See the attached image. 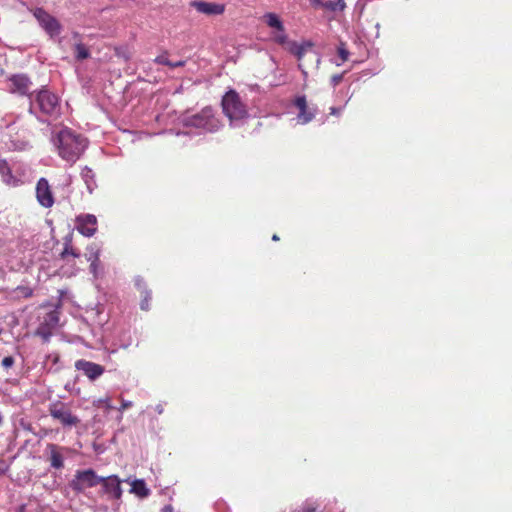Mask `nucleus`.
<instances>
[{
  "label": "nucleus",
  "instance_id": "f257e3e1",
  "mask_svg": "<svg viewBox=\"0 0 512 512\" xmlns=\"http://www.w3.org/2000/svg\"><path fill=\"white\" fill-rule=\"evenodd\" d=\"M53 141L59 156L71 164L80 158L88 144L86 138L76 134L69 128L61 129Z\"/></svg>",
  "mask_w": 512,
  "mask_h": 512
},
{
  "label": "nucleus",
  "instance_id": "f03ea898",
  "mask_svg": "<svg viewBox=\"0 0 512 512\" xmlns=\"http://www.w3.org/2000/svg\"><path fill=\"white\" fill-rule=\"evenodd\" d=\"M181 122L187 131L182 132V134H189L192 132V129H195V133H213L220 129L221 122L215 116V112L211 107H205L200 112L185 115L181 119Z\"/></svg>",
  "mask_w": 512,
  "mask_h": 512
},
{
  "label": "nucleus",
  "instance_id": "7ed1b4c3",
  "mask_svg": "<svg viewBox=\"0 0 512 512\" xmlns=\"http://www.w3.org/2000/svg\"><path fill=\"white\" fill-rule=\"evenodd\" d=\"M30 113L35 114L37 118L46 122L47 119L43 116L55 118L60 113V105L58 97L48 90H40L34 100L30 102Z\"/></svg>",
  "mask_w": 512,
  "mask_h": 512
},
{
  "label": "nucleus",
  "instance_id": "20e7f679",
  "mask_svg": "<svg viewBox=\"0 0 512 512\" xmlns=\"http://www.w3.org/2000/svg\"><path fill=\"white\" fill-rule=\"evenodd\" d=\"M221 104L223 113L230 121V126L239 127L249 118L247 107L236 91L226 92Z\"/></svg>",
  "mask_w": 512,
  "mask_h": 512
},
{
  "label": "nucleus",
  "instance_id": "39448f33",
  "mask_svg": "<svg viewBox=\"0 0 512 512\" xmlns=\"http://www.w3.org/2000/svg\"><path fill=\"white\" fill-rule=\"evenodd\" d=\"M50 416L57 420L64 428H72L80 423L77 415L73 414L68 404L59 400L52 401L48 405Z\"/></svg>",
  "mask_w": 512,
  "mask_h": 512
},
{
  "label": "nucleus",
  "instance_id": "423d86ee",
  "mask_svg": "<svg viewBox=\"0 0 512 512\" xmlns=\"http://www.w3.org/2000/svg\"><path fill=\"white\" fill-rule=\"evenodd\" d=\"M93 469L77 470L69 482V487L76 493H84L86 489L96 487L102 481Z\"/></svg>",
  "mask_w": 512,
  "mask_h": 512
},
{
  "label": "nucleus",
  "instance_id": "0eeeda50",
  "mask_svg": "<svg viewBox=\"0 0 512 512\" xmlns=\"http://www.w3.org/2000/svg\"><path fill=\"white\" fill-rule=\"evenodd\" d=\"M33 15L36 18L40 27L51 37L54 38L61 33L62 26L59 21L49 14L43 8H36L33 10Z\"/></svg>",
  "mask_w": 512,
  "mask_h": 512
},
{
  "label": "nucleus",
  "instance_id": "6e6552de",
  "mask_svg": "<svg viewBox=\"0 0 512 512\" xmlns=\"http://www.w3.org/2000/svg\"><path fill=\"white\" fill-rule=\"evenodd\" d=\"M60 311L59 307L47 312L36 330V335L40 336L45 342H48L52 336L53 330L59 326Z\"/></svg>",
  "mask_w": 512,
  "mask_h": 512
},
{
  "label": "nucleus",
  "instance_id": "1a4fd4ad",
  "mask_svg": "<svg viewBox=\"0 0 512 512\" xmlns=\"http://www.w3.org/2000/svg\"><path fill=\"white\" fill-rule=\"evenodd\" d=\"M293 105L298 109L296 121L301 125L310 123L315 118L318 111L316 106L308 105L305 95L296 96Z\"/></svg>",
  "mask_w": 512,
  "mask_h": 512
},
{
  "label": "nucleus",
  "instance_id": "9d476101",
  "mask_svg": "<svg viewBox=\"0 0 512 512\" xmlns=\"http://www.w3.org/2000/svg\"><path fill=\"white\" fill-rule=\"evenodd\" d=\"M76 229L85 237H92L97 231V218L93 214H80L75 219Z\"/></svg>",
  "mask_w": 512,
  "mask_h": 512
},
{
  "label": "nucleus",
  "instance_id": "9b49d317",
  "mask_svg": "<svg viewBox=\"0 0 512 512\" xmlns=\"http://www.w3.org/2000/svg\"><path fill=\"white\" fill-rule=\"evenodd\" d=\"M45 452L48 455L50 466L59 470L64 467L65 454L69 452V448L49 443Z\"/></svg>",
  "mask_w": 512,
  "mask_h": 512
},
{
  "label": "nucleus",
  "instance_id": "f8f14e48",
  "mask_svg": "<svg viewBox=\"0 0 512 512\" xmlns=\"http://www.w3.org/2000/svg\"><path fill=\"white\" fill-rule=\"evenodd\" d=\"M75 368L78 371L83 372V374L90 381L97 380L105 372V368L102 365L94 363V362H91V361H88V360H85V359L77 360L75 362Z\"/></svg>",
  "mask_w": 512,
  "mask_h": 512
},
{
  "label": "nucleus",
  "instance_id": "ddd939ff",
  "mask_svg": "<svg viewBox=\"0 0 512 512\" xmlns=\"http://www.w3.org/2000/svg\"><path fill=\"white\" fill-rule=\"evenodd\" d=\"M190 6L198 13L207 16L222 15L225 12V5L222 3L207 2L203 0H194L190 2Z\"/></svg>",
  "mask_w": 512,
  "mask_h": 512
},
{
  "label": "nucleus",
  "instance_id": "4468645a",
  "mask_svg": "<svg viewBox=\"0 0 512 512\" xmlns=\"http://www.w3.org/2000/svg\"><path fill=\"white\" fill-rule=\"evenodd\" d=\"M100 484L102 485V491L107 494L110 498L119 500L122 497L121 481L116 475H110L102 477Z\"/></svg>",
  "mask_w": 512,
  "mask_h": 512
},
{
  "label": "nucleus",
  "instance_id": "2eb2a0df",
  "mask_svg": "<svg viewBox=\"0 0 512 512\" xmlns=\"http://www.w3.org/2000/svg\"><path fill=\"white\" fill-rule=\"evenodd\" d=\"M36 197L40 205L49 208L54 204V198L47 179L40 178L36 185Z\"/></svg>",
  "mask_w": 512,
  "mask_h": 512
},
{
  "label": "nucleus",
  "instance_id": "dca6fc26",
  "mask_svg": "<svg viewBox=\"0 0 512 512\" xmlns=\"http://www.w3.org/2000/svg\"><path fill=\"white\" fill-rule=\"evenodd\" d=\"M9 91L19 95H27L31 88L30 79L23 74L13 75L9 79Z\"/></svg>",
  "mask_w": 512,
  "mask_h": 512
},
{
  "label": "nucleus",
  "instance_id": "f3484780",
  "mask_svg": "<svg viewBox=\"0 0 512 512\" xmlns=\"http://www.w3.org/2000/svg\"><path fill=\"white\" fill-rule=\"evenodd\" d=\"M130 485V493L135 494L137 497L143 499L150 495V489L146 486L143 479L132 480Z\"/></svg>",
  "mask_w": 512,
  "mask_h": 512
},
{
  "label": "nucleus",
  "instance_id": "a211bd4d",
  "mask_svg": "<svg viewBox=\"0 0 512 512\" xmlns=\"http://www.w3.org/2000/svg\"><path fill=\"white\" fill-rule=\"evenodd\" d=\"M135 285L142 293V300L140 303V308L144 311L149 310L150 308V300H151V292L146 289L145 282L142 278L138 277L135 279Z\"/></svg>",
  "mask_w": 512,
  "mask_h": 512
},
{
  "label": "nucleus",
  "instance_id": "6ab92c4d",
  "mask_svg": "<svg viewBox=\"0 0 512 512\" xmlns=\"http://www.w3.org/2000/svg\"><path fill=\"white\" fill-rule=\"evenodd\" d=\"M81 177L85 182V185L89 193H92L94 189L97 187L95 174L92 171V169H90L89 167H84L81 172Z\"/></svg>",
  "mask_w": 512,
  "mask_h": 512
},
{
  "label": "nucleus",
  "instance_id": "aec40b11",
  "mask_svg": "<svg viewBox=\"0 0 512 512\" xmlns=\"http://www.w3.org/2000/svg\"><path fill=\"white\" fill-rule=\"evenodd\" d=\"M263 20L273 30H281L284 26L280 17L272 12L263 15Z\"/></svg>",
  "mask_w": 512,
  "mask_h": 512
},
{
  "label": "nucleus",
  "instance_id": "412c9836",
  "mask_svg": "<svg viewBox=\"0 0 512 512\" xmlns=\"http://www.w3.org/2000/svg\"><path fill=\"white\" fill-rule=\"evenodd\" d=\"M289 51L294 54L299 60L305 55L307 47H311L310 43L298 44L297 42H289Z\"/></svg>",
  "mask_w": 512,
  "mask_h": 512
},
{
  "label": "nucleus",
  "instance_id": "4be33fe9",
  "mask_svg": "<svg viewBox=\"0 0 512 512\" xmlns=\"http://www.w3.org/2000/svg\"><path fill=\"white\" fill-rule=\"evenodd\" d=\"M60 256L62 259H66L68 256L78 258L80 256V252L71 245L70 240L66 239L64 243V249L61 252Z\"/></svg>",
  "mask_w": 512,
  "mask_h": 512
},
{
  "label": "nucleus",
  "instance_id": "5701e85b",
  "mask_svg": "<svg viewBox=\"0 0 512 512\" xmlns=\"http://www.w3.org/2000/svg\"><path fill=\"white\" fill-rule=\"evenodd\" d=\"M87 261L95 262L99 261L100 258V248L95 244H91L87 247V253L85 254Z\"/></svg>",
  "mask_w": 512,
  "mask_h": 512
},
{
  "label": "nucleus",
  "instance_id": "b1692460",
  "mask_svg": "<svg viewBox=\"0 0 512 512\" xmlns=\"http://www.w3.org/2000/svg\"><path fill=\"white\" fill-rule=\"evenodd\" d=\"M346 7L344 0H336V1H326L323 3V8L330 10V11H342Z\"/></svg>",
  "mask_w": 512,
  "mask_h": 512
},
{
  "label": "nucleus",
  "instance_id": "393cba45",
  "mask_svg": "<svg viewBox=\"0 0 512 512\" xmlns=\"http://www.w3.org/2000/svg\"><path fill=\"white\" fill-rule=\"evenodd\" d=\"M272 38L276 43H278L280 45H284V44L288 43V36L285 32L284 26L282 27L281 30H274L272 32Z\"/></svg>",
  "mask_w": 512,
  "mask_h": 512
},
{
  "label": "nucleus",
  "instance_id": "a878e982",
  "mask_svg": "<svg viewBox=\"0 0 512 512\" xmlns=\"http://www.w3.org/2000/svg\"><path fill=\"white\" fill-rule=\"evenodd\" d=\"M90 56L89 50L82 43H77L75 45V57L77 60H84Z\"/></svg>",
  "mask_w": 512,
  "mask_h": 512
},
{
  "label": "nucleus",
  "instance_id": "bb28decb",
  "mask_svg": "<svg viewBox=\"0 0 512 512\" xmlns=\"http://www.w3.org/2000/svg\"><path fill=\"white\" fill-rule=\"evenodd\" d=\"M337 53H338V56L340 57L341 61L336 62V65L340 66L341 64H343L345 61L348 60L349 52L345 48V45L343 43H341L337 48Z\"/></svg>",
  "mask_w": 512,
  "mask_h": 512
},
{
  "label": "nucleus",
  "instance_id": "cd10ccee",
  "mask_svg": "<svg viewBox=\"0 0 512 512\" xmlns=\"http://www.w3.org/2000/svg\"><path fill=\"white\" fill-rule=\"evenodd\" d=\"M0 174L3 176L5 182L9 181L10 169L6 161L0 160Z\"/></svg>",
  "mask_w": 512,
  "mask_h": 512
},
{
  "label": "nucleus",
  "instance_id": "c85d7f7f",
  "mask_svg": "<svg viewBox=\"0 0 512 512\" xmlns=\"http://www.w3.org/2000/svg\"><path fill=\"white\" fill-rule=\"evenodd\" d=\"M317 506L312 502H306L301 509L298 511L301 512H316Z\"/></svg>",
  "mask_w": 512,
  "mask_h": 512
},
{
  "label": "nucleus",
  "instance_id": "c756f323",
  "mask_svg": "<svg viewBox=\"0 0 512 512\" xmlns=\"http://www.w3.org/2000/svg\"><path fill=\"white\" fill-rule=\"evenodd\" d=\"M155 63L161 64V65H170V60L168 59L166 54L159 55L155 58Z\"/></svg>",
  "mask_w": 512,
  "mask_h": 512
},
{
  "label": "nucleus",
  "instance_id": "7c9ffc66",
  "mask_svg": "<svg viewBox=\"0 0 512 512\" xmlns=\"http://www.w3.org/2000/svg\"><path fill=\"white\" fill-rule=\"evenodd\" d=\"M14 358L12 356H7V357H4L2 359V366L5 368V369H8L10 367H12L14 365Z\"/></svg>",
  "mask_w": 512,
  "mask_h": 512
},
{
  "label": "nucleus",
  "instance_id": "2f4dec72",
  "mask_svg": "<svg viewBox=\"0 0 512 512\" xmlns=\"http://www.w3.org/2000/svg\"><path fill=\"white\" fill-rule=\"evenodd\" d=\"M99 261L90 262V272L94 275V277H98L99 275Z\"/></svg>",
  "mask_w": 512,
  "mask_h": 512
},
{
  "label": "nucleus",
  "instance_id": "473e14b6",
  "mask_svg": "<svg viewBox=\"0 0 512 512\" xmlns=\"http://www.w3.org/2000/svg\"><path fill=\"white\" fill-rule=\"evenodd\" d=\"M16 290L19 293H21V295H23L26 298L32 296V293H33L32 289L29 288V287H22V286H20V287H17Z\"/></svg>",
  "mask_w": 512,
  "mask_h": 512
},
{
  "label": "nucleus",
  "instance_id": "72a5a7b5",
  "mask_svg": "<svg viewBox=\"0 0 512 512\" xmlns=\"http://www.w3.org/2000/svg\"><path fill=\"white\" fill-rule=\"evenodd\" d=\"M98 403L103 405L106 409H114L113 405L111 404V400L109 397H105L98 400Z\"/></svg>",
  "mask_w": 512,
  "mask_h": 512
},
{
  "label": "nucleus",
  "instance_id": "f704fd0d",
  "mask_svg": "<svg viewBox=\"0 0 512 512\" xmlns=\"http://www.w3.org/2000/svg\"><path fill=\"white\" fill-rule=\"evenodd\" d=\"M133 403L129 400L121 399V406L118 408L119 413H123L124 410L132 407Z\"/></svg>",
  "mask_w": 512,
  "mask_h": 512
},
{
  "label": "nucleus",
  "instance_id": "c9c22d12",
  "mask_svg": "<svg viewBox=\"0 0 512 512\" xmlns=\"http://www.w3.org/2000/svg\"><path fill=\"white\" fill-rule=\"evenodd\" d=\"M343 79V74L333 75L331 78V84L333 87L337 86Z\"/></svg>",
  "mask_w": 512,
  "mask_h": 512
},
{
  "label": "nucleus",
  "instance_id": "e433bc0d",
  "mask_svg": "<svg viewBox=\"0 0 512 512\" xmlns=\"http://www.w3.org/2000/svg\"><path fill=\"white\" fill-rule=\"evenodd\" d=\"M185 65V61H177V62H171L170 61V67L176 68V67H182Z\"/></svg>",
  "mask_w": 512,
  "mask_h": 512
},
{
  "label": "nucleus",
  "instance_id": "4c0bfd02",
  "mask_svg": "<svg viewBox=\"0 0 512 512\" xmlns=\"http://www.w3.org/2000/svg\"><path fill=\"white\" fill-rule=\"evenodd\" d=\"M8 470V465H6L3 461L0 462V475L5 474Z\"/></svg>",
  "mask_w": 512,
  "mask_h": 512
},
{
  "label": "nucleus",
  "instance_id": "58836bf2",
  "mask_svg": "<svg viewBox=\"0 0 512 512\" xmlns=\"http://www.w3.org/2000/svg\"><path fill=\"white\" fill-rule=\"evenodd\" d=\"M341 111H342V108H336V107L330 108V113L332 115H340Z\"/></svg>",
  "mask_w": 512,
  "mask_h": 512
},
{
  "label": "nucleus",
  "instance_id": "ea45409f",
  "mask_svg": "<svg viewBox=\"0 0 512 512\" xmlns=\"http://www.w3.org/2000/svg\"><path fill=\"white\" fill-rule=\"evenodd\" d=\"M174 509L171 505H165L161 510L160 512H173Z\"/></svg>",
  "mask_w": 512,
  "mask_h": 512
},
{
  "label": "nucleus",
  "instance_id": "a19ab883",
  "mask_svg": "<svg viewBox=\"0 0 512 512\" xmlns=\"http://www.w3.org/2000/svg\"><path fill=\"white\" fill-rule=\"evenodd\" d=\"M155 411L158 413V414H162L164 409H163V406L162 404H158L155 406Z\"/></svg>",
  "mask_w": 512,
  "mask_h": 512
},
{
  "label": "nucleus",
  "instance_id": "79ce46f5",
  "mask_svg": "<svg viewBox=\"0 0 512 512\" xmlns=\"http://www.w3.org/2000/svg\"><path fill=\"white\" fill-rule=\"evenodd\" d=\"M312 3L316 6H321L323 7V3L322 0H313Z\"/></svg>",
  "mask_w": 512,
  "mask_h": 512
},
{
  "label": "nucleus",
  "instance_id": "37998d69",
  "mask_svg": "<svg viewBox=\"0 0 512 512\" xmlns=\"http://www.w3.org/2000/svg\"><path fill=\"white\" fill-rule=\"evenodd\" d=\"M272 240H273V241H277V240H279V237H278L276 234H274V235L272 236Z\"/></svg>",
  "mask_w": 512,
  "mask_h": 512
},
{
  "label": "nucleus",
  "instance_id": "c03bdc74",
  "mask_svg": "<svg viewBox=\"0 0 512 512\" xmlns=\"http://www.w3.org/2000/svg\"><path fill=\"white\" fill-rule=\"evenodd\" d=\"M122 417H123V413H120V415H118L117 420H118V421H121V420H122Z\"/></svg>",
  "mask_w": 512,
  "mask_h": 512
},
{
  "label": "nucleus",
  "instance_id": "a18cd8bd",
  "mask_svg": "<svg viewBox=\"0 0 512 512\" xmlns=\"http://www.w3.org/2000/svg\"><path fill=\"white\" fill-rule=\"evenodd\" d=\"M2 333V328H0V334Z\"/></svg>",
  "mask_w": 512,
  "mask_h": 512
}]
</instances>
